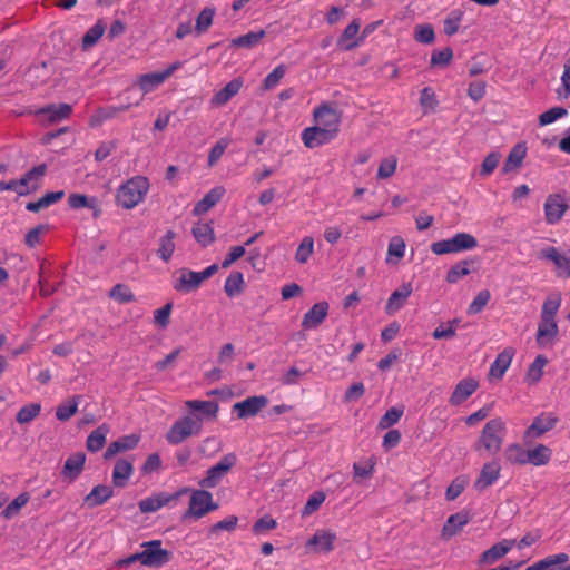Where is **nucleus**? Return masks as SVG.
<instances>
[{
  "label": "nucleus",
  "mask_w": 570,
  "mask_h": 570,
  "mask_svg": "<svg viewBox=\"0 0 570 570\" xmlns=\"http://www.w3.org/2000/svg\"><path fill=\"white\" fill-rule=\"evenodd\" d=\"M148 190V179L144 176H135L118 188L116 203L125 209H131L144 200Z\"/></svg>",
  "instance_id": "f257e3e1"
},
{
  "label": "nucleus",
  "mask_w": 570,
  "mask_h": 570,
  "mask_svg": "<svg viewBox=\"0 0 570 570\" xmlns=\"http://www.w3.org/2000/svg\"><path fill=\"white\" fill-rule=\"evenodd\" d=\"M505 432V423L501 417L488 421L474 444V450L484 449L490 454H497L502 448Z\"/></svg>",
  "instance_id": "f03ea898"
},
{
  "label": "nucleus",
  "mask_w": 570,
  "mask_h": 570,
  "mask_svg": "<svg viewBox=\"0 0 570 570\" xmlns=\"http://www.w3.org/2000/svg\"><path fill=\"white\" fill-rule=\"evenodd\" d=\"M200 432V415L189 413L174 422V424L166 433V440L169 444L177 445L183 443L190 436L198 435Z\"/></svg>",
  "instance_id": "7ed1b4c3"
},
{
  "label": "nucleus",
  "mask_w": 570,
  "mask_h": 570,
  "mask_svg": "<svg viewBox=\"0 0 570 570\" xmlns=\"http://www.w3.org/2000/svg\"><path fill=\"white\" fill-rule=\"evenodd\" d=\"M478 246L476 238L469 233H456L453 237L431 244L432 253L436 255L456 254L472 250Z\"/></svg>",
  "instance_id": "20e7f679"
},
{
  "label": "nucleus",
  "mask_w": 570,
  "mask_h": 570,
  "mask_svg": "<svg viewBox=\"0 0 570 570\" xmlns=\"http://www.w3.org/2000/svg\"><path fill=\"white\" fill-rule=\"evenodd\" d=\"M217 508L218 504L214 503L213 495L210 492H208L204 488L202 490H195L191 493L189 508L184 513L183 520H186L188 518L200 519L205 514L216 510Z\"/></svg>",
  "instance_id": "39448f33"
},
{
  "label": "nucleus",
  "mask_w": 570,
  "mask_h": 570,
  "mask_svg": "<svg viewBox=\"0 0 570 570\" xmlns=\"http://www.w3.org/2000/svg\"><path fill=\"white\" fill-rule=\"evenodd\" d=\"M237 456L235 453H227L218 463L209 468L206 476L199 481V485L204 489H212L218 485L224 475L236 464Z\"/></svg>",
  "instance_id": "423d86ee"
},
{
  "label": "nucleus",
  "mask_w": 570,
  "mask_h": 570,
  "mask_svg": "<svg viewBox=\"0 0 570 570\" xmlns=\"http://www.w3.org/2000/svg\"><path fill=\"white\" fill-rule=\"evenodd\" d=\"M144 548L142 564L151 568H160L171 560L173 553L161 548L160 540H151L141 544Z\"/></svg>",
  "instance_id": "0eeeda50"
},
{
  "label": "nucleus",
  "mask_w": 570,
  "mask_h": 570,
  "mask_svg": "<svg viewBox=\"0 0 570 570\" xmlns=\"http://www.w3.org/2000/svg\"><path fill=\"white\" fill-rule=\"evenodd\" d=\"M187 492V489H181L174 493L158 492L150 497H147L138 502V507L141 513H154L163 507L169 504L173 501H177L179 497Z\"/></svg>",
  "instance_id": "6e6552de"
},
{
  "label": "nucleus",
  "mask_w": 570,
  "mask_h": 570,
  "mask_svg": "<svg viewBox=\"0 0 570 570\" xmlns=\"http://www.w3.org/2000/svg\"><path fill=\"white\" fill-rule=\"evenodd\" d=\"M569 209V203L560 194L549 195L544 202V218L550 225H554L561 220L564 213Z\"/></svg>",
  "instance_id": "1a4fd4ad"
},
{
  "label": "nucleus",
  "mask_w": 570,
  "mask_h": 570,
  "mask_svg": "<svg viewBox=\"0 0 570 570\" xmlns=\"http://www.w3.org/2000/svg\"><path fill=\"white\" fill-rule=\"evenodd\" d=\"M335 130L322 126L305 128L302 132V140L307 148H316L328 144L336 137Z\"/></svg>",
  "instance_id": "9d476101"
},
{
  "label": "nucleus",
  "mask_w": 570,
  "mask_h": 570,
  "mask_svg": "<svg viewBox=\"0 0 570 570\" xmlns=\"http://www.w3.org/2000/svg\"><path fill=\"white\" fill-rule=\"evenodd\" d=\"M267 404L268 399L266 396L254 395L235 403L233 412L237 414L238 419L245 420L257 415Z\"/></svg>",
  "instance_id": "9b49d317"
},
{
  "label": "nucleus",
  "mask_w": 570,
  "mask_h": 570,
  "mask_svg": "<svg viewBox=\"0 0 570 570\" xmlns=\"http://www.w3.org/2000/svg\"><path fill=\"white\" fill-rule=\"evenodd\" d=\"M559 334L558 323L553 318L540 317L535 341L539 347H552Z\"/></svg>",
  "instance_id": "f8f14e48"
},
{
  "label": "nucleus",
  "mask_w": 570,
  "mask_h": 570,
  "mask_svg": "<svg viewBox=\"0 0 570 570\" xmlns=\"http://www.w3.org/2000/svg\"><path fill=\"white\" fill-rule=\"evenodd\" d=\"M173 288L178 293H190L202 285L197 272L187 267L179 268L173 278Z\"/></svg>",
  "instance_id": "ddd939ff"
},
{
  "label": "nucleus",
  "mask_w": 570,
  "mask_h": 570,
  "mask_svg": "<svg viewBox=\"0 0 570 570\" xmlns=\"http://www.w3.org/2000/svg\"><path fill=\"white\" fill-rule=\"evenodd\" d=\"M501 466L497 460L483 464L478 479L474 481V489L483 492L493 485L500 476Z\"/></svg>",
  "instance_id": "4468645a"
},
{
  "label": "nucleus",
  "mask_w": 570,
  "mask_h": 570,
  "mask_svg": "<svg viewBox=\"0 0 570 570\" xmlns=\"http://www.w3.org/2000/svg\"><path fill=\"white\" fill-rule=\"evenodd\" d=\"M538 258L552 262L559 277H570V256L561 255L556 247H547L540 250Z\"/></svg>",
  "instance_id": "2eb2a0df"
},
{
  "label": "nucleus",
  "mask_w": 570,
  "mask_h": 570,
  "mask_svg": "<svg viewBox=\"0 0 570 570\" xmlns=\"http://www.w3.org/2000/svg\"><path fill=\"white\" fill-rule=\"evenodd\" d=\"M558 422V417L551 413H542L534 417L531 425L525 430L524 439L540 438L544 433L551 431Z\"/></svg>",
  "instance_id": "dca6fc26"
},
{
  "label": "nucleus",
  "mask_w": 570,
  "mask_h": 570,
  "mask_svg": "<svg viewBox=\"0 0 570 570\" xmlns=\"http://www.w3.org/2000/svg\"><path fill=\"white\" fill-rule=\"evenodd\" d=\"M313 115L317 126L333 129L335 134L338 132L341 115L336 109L327 104H323L314 110Z\"/></svg>",
  "instance_id": "f3484780"
},
{
  "label": "nucleus",
  "mask_w": 570,
  "mask_h": 570,
  "mask_svg": "<svg viewBox=\"0 0 570 570\" xmlns=\"http://www.w3.org/2000/svg\"><path fill=\"white\" fill-rule=\"evenodd\" d=\"M479 387V382L473 377H466L461 380L454 387L453 393L450 396L451 405H460L468 400Z\"/></svg>",
  "instance_id": "a211bd4d"
},
{
  "label": "nucleus",
  "mask_w": 570,
  "mask_h": 570,
  "mask_svg": "<svg viewBox=\"0 0 570 570\" xmlns=\"http://www.w3.org/2000/svg\"><path fill=\"white\" fill-rule=\"evenodd\" d=\"M185 405L190 411L189 413H195L200 415L202 423L205 420H216L218 414V403L216 401H200V400H189L185 402Z\"/></svg>",
  "instance_id": "6ab92c4d"
},
{
  "label": "nucleus",
  "mask_w": 570,
  "mask_h": 570,
  "mask_svg": "<svg viewBox=\"0 0 570 570\" xmlns=\"http://www.w3.org/2000/svg\"><path fill=\"white\" fill-rule=\"evenodd\" d=\"M134 460L128 458L118 459L112 471V484L116 488H125L134 473Z\"/></svg>",
  "instance_id": "aec40b11"
},
{
  "label": "nucleus",
  "mask_w": 570,
  "mask_h": 570,
  "mask_svg": "<svg viewBox=\"0 0 570 570\" xmlns=\"http://www.w3.org/2000/svg\"><path fill=\"white\" fill-rule=\"evenodd\" d=\"M412 284L405 283L397 289H395L389 297L385 312L389 315H393L399 312L406 303L407 298L412 294Z\"/></svg>",
  "instance_id": "412c9836"
},
{
  "label": "nucleus",
  "mask_w": 570,
  "mask_h": 570,
  "mask_svg": "<svg viewBox=\"0 0 570 570\" xmlns=\"http://www.w3.org/2000/svg\"><path fill=\"white\" fill-rule=\"evenodd\" d=\"M140 441V436L137 434H129L119 438L118 440L111 442L104 453L105 460H110L118 453L126 452L135 449Z\"/></svg>",
  "instance_id": "4be33fe9"
},
{
  "label": "nucleus",
  "mask_w": 570,
  "mask_h": 570,
  "mask_svg": "<svg viewBox=\"0 0 570 570\" xmlns=\"http://www.w3.org/2000/svg\"><path fill=\"white\" fill-rule=\"evenodd\" d=\"M328 304L320 302L314 304L303 316L302 326L306 330L317 327L327 316Z\"/></svg>",
  "instance_id": "5701e85b"
},
{
  "label": "nucleus",
  "mask_w": 570,
  "mask_h": 570,
  "mask_svg": "<svg viewBox=\"0 0 570 570\" xmlns=\"http://www.w3.org/2000/svg\"><path fill=\"white\" fill-rule=\"evenodd\" d=\"M242 87V78H234L212 97L210 105L214 107L226 105L234 96L238 94Z\"/></svg>",
  "instance_id": "b1692460"
},
{
  "label": "nucleus",
  "mask_w": 570,
  "mask_h": 570,
  "mask_svg": "<svg viewBox=\"0 0 570 570\" xmlns=\"http://www.w3.org/2000/svg\"><path fill=\"white\" fill-rule=\"evenodd\" d=\"M469 521V512L464 510L451 514L442 528V537L449 539L456 535Z\"/></svg>",
  "instance_id": "393cba45"
},
{
  "label": "nucleus",
  "mask_w": 570,
  "mask_h": 570,
  "mask_svg": "<svg viewBox=\"0 0 570 570\" xmlns=\"http://www.w3.org/2000/svg\"><path fill=\"white\" fill-rule=\"evenodd\" d=\"M47 166L45 164L35 166L29 171H27L20 179L19 186L21 187L20 196H27L32 191L37 190L38 184L32 183L38 178L42 177L46 174Z\"/></svg>",
  "instance_id": "a878e982"
},
{
  "label": "nucleus",
  "mask_w": 570,
  "mask_h": 570,
  "mask_svg": "<svg viewBox=\"0 0 570 570\" xmlns=\"http://www.w3.org/2000/svg\"><path fill=\"white\" fill-rule=\"evenodd\" d=\"M72 112V107L69 104H49L36 111V115H46L50 124L59 122L67 119Z\"/></svg>",
  "instance_id": "bb28decb"
},
{
  "label": "nucleus",
  "mask_w": 570,
  "mask_h": 570,
  "mask_svg": "<svg viewBox=\"0 0 570 570\" xmlns=\"http://www.w3.org/2000/svg\"><path fill=\"white\" fill-rule=\"evenodd\" d=\"M68 205L71 209H80L87 207L92 210V217L98 218L101 214V207L96 197H89L82 194H70L68 197Z\"/></svg>",
  "instance_id": "cd10ccee"
},
{
  "label": "nucleus",
  "mask_w": 570,
  "mask_h": 570,
  "mask_svg": "<svg viewBox=\"0 0 570 570\" xmlns=\"http://www.w3.org/2000/svg\"><path fill=\"white\" fill-rule=\"evenodd\" d=\"M114 497V490L109 485L99 484L92 488V490L85 497L83 503L92 509L105 504L109 499Z\"/></svg>",
  "instance_id": "c85d7f7f"
},
{
  "label": "nucleus",
  "mask_w": 570,
  "mask_h": 570,
  "mask_svg": "<svg viewBox=\"0 0 570 570\" xmlns=\"http://www.w3.org/2000/svg\"><path fill=\"white\" fill-rule=\"evenodd\" d=\"M226 190L223 186L212 188L194 207V215H202L207 213L212 207L220 202Z\"/></svg>",
  "instance_id": "c756f323"
},
{
  "label": "nucleus",
  "mask_w": 570,
  "mask_h": 570,
  "mask_svg": "<svg viewBox=\"0 0 570 570\" xmlns=\"http://www.w3.org/2000/svg\"><path fill=\"white\" fill-rule=\"evenodd\" d=\"M86 454L77 452L70 455L63 464L62 475L69 481H75L83 471Z\"/></svg>",
  "instance_id": "7c9ffc66"
},
{
  "label": "nucleus",
  "mask_w": 570,
  "mask_h": 570,
  "mask_svg": "<svg viewBox=\"0 0 570 570\" xmlns=\"http://www.w3.org/2000/svg\"><path fill=\"white\" fill-rule=\"evenodd\" d=\"M514 354L515 350L513 347H505L501 353H499L490 367V376L498 380L502 379L505 371L509 368Z\"/></svg>",
  "instance_id": "2f4dec72"
},
{
  "label": "nucleus",
  "mask_w": 570,
  "mask_h": 570,
  "mask_svg": "<svg viewBox=\"0 0 570 570\" xmlns=\"http://www.w3.org/2000/svg\"><path fill=\"white\" fill-rule=\"evenodd\" d=\"M336 535L330 531L318 530L307 541L308 547H314L317 552L328 553L334 549Z\"/></svg>",
  "instance_id": "473e14b6"
},
{
  "label": "nucleus",
  "mask_w": 570,
  "mask_h": 570,
  "mask_svg": "<svg viewBox=\"0 0 570 570\" xmlns=\"http://www.w3.org/2000/svg\"><path fill=\"white\" fill-rule=\"evenodd\" d=\"M525 156H527L525 142H518L510 150L508 158L504 161L502 171L504 174H508V173L519 169L521 167Z\"/></svg>",
  "instance_id": "72a5a7b5"
},
{
  "label": "nucleus",
  "mask_w": 570,
  "mask_h": 570,
  "mask_svg": "<svg viewBox=\"0 0 570 570\" xmlns=\"http://www.w3.org/2000/svg\"><path fill=\"white\" fill-rule=\"evenodd\" d=\"M513 541L503 540L485 550L480 558V563L491 564L505 556L512 548Z\"/></svg>",
  "instance_id": "f704fd0d"
},
{
  "label": "nucleus",
  "mask_w": 570,
  "mask_h": 570,
  "mask_svg": "<svg viewBox=\"0 0 570 570\" xmlns=\"http://www.w3.org/2000/svg\"><path fill=\"white\" fill-rule=\"evenodd\" d=\"M191 234L202 247H207L215 242V233L212 223H196L191 228Z\"/></svg>",
  "instance_id": "c9c22d12"
},
{
  "label": "nucleus",
  "mask_w": 570,
  "mask_h": 570,
  "mask_svg": "<svg viewBox=\"0 0 570 570\" xmlns=\"http://www.w3.org/2000/svg\"><path fill=\"white\" fill-rule=\"evenodd\" d=\"M109 425L104 423L94 430L87 438L86 446L89 452H98L106 443Z\"/></svg>",
  "instance_id": "e433bc0d"
},
{
  "label": "nucleus",
  "mask_w": 570,
  "mask_h": 570,
  "mask_svg": "<svg viewBox=\"0 0 570 570\" xmlns=\"http://www.w3.org/2000/svg\"><path fill=\"white\" fill-rule=\"evenodd\" d=\"M65 196L63 190L58 191H49L45 194L41 198H39L37 202H29L26 205V209L32 213H38L41 209H45L59 200H61Z\"/></svg>",
  "instance_id": "4c0bfd02"
},
{
  "label": "nucleus",
  "mask_w": 570,
  "mask_h": 570,
  "mask_svg": "<svg viewBox=\"0 0 570 570\" xmlns=\"http://www.w3.org/2000/svg\"><path fill=\"white\" fill-rule=\"evenodd\" d=\"M175 238H176V233L174 230L169 229L159 239V247L157 249V255L165 263H168L171 259V257H173V254H174L175 248H176V245H175V242H174Z\"/></svg>",
  "instance_id": "58836bf2"
},
{
  "label": "nucleus",
  "mask_w": 570,
  "mask_h": 570,
  "mask_svg": "<svg viewBox=\"0 0 570 570\" xmlns=\"http://www.w3.org/2000/svg\"><path fill=\"white\" fill-rule=\"evenodd\" d=\"M551 455V449L544 444H538L535 448L528 450L527 460L530 464L541 466L550 462Z\"/></svg>",
  "instance_id": "ea45409f"
},
{
  "label": "nucleus",
  "mask_w": 570,
  "mask_h": 570,
  "mask_svg": "<svg viewBox=\"0 0 570 570\" xmlns=\"http://www.w3.org/2000/svg\"><path fill=\"white\" fill-rule=\"evenodd\" d=\"M472 259H463L452 265L446 272L445 281L449 284H455L464 276L471 273L470 265L473 264Z\"/></svg>",
  "instance_id": "a19ab883"
},
{
  "label": "nucleus",
  "mask_w": 570,
  "mask_h": 570,
  "mask_svg": "<svg viewBox=\"0 0 570 570\" xmlns=\"http://www.w3.org/2000/svg\"><path fill=\"white\" fill-rule=\"evenodd\" d=\"M265 37V30L261 29L257 31H249L237 38H234L230 42L232 47L237 48H254Z\"/></svg>",
  "instance_id": "79ce46f5"
},
{
  "label": "nucleus",
  "mask_w": 570,
  "mask_h": 570,
  "mask_svg": "<svg viewBox=\"0 0 570 570\" xmlns=\"http://www.w3.org/2000/svg\"><path fill=\"white\" fill-rule=\"evenodd\" d=\"M244 289V276L240 272H232L224 285V291L228 297H235L239 295Z\"/></svg>",
  "instance_id": "37998d69"
},
{
  "label": "nucleus",
  "mask_w": 570,
  "mask_h": 570,
  "mask_svg": "<svg viewBox=\"0 0 570 570\" xmlns=\"http://www.w3.org/2000/svg\"><path fill=\"white\" fill-rule=\"evenodd\" d=\"M80 399V395H75L69 401L59 404L56 409V417L62 422L70 420L78 411Z\"/></svg>",
  "instance_id": "c03bdc74"
},
{
  "label": "nucleus",
  "mask_w": 570,
  "mask_h": 570,
  "mask_svg": "<svg viewBox=\"0 0 570 570\" xmlns=\"http://www.w3.org/2000/svg\"><path fill=\"white\" fill-rule=\"evenodd\" d=\"M548 358L539 354L534 358V361L529 365L527 374H525V381L529 384H535L538 383L542 377V371L543 367L547 365Z\"/></svg>",
  "instance_id": "a18cd8bd"
},
{
  "label": "nucleus",
  "mask_w": 570,
  "mask_h": 570,
  "mask_svg": "<svg viewBox=\"0 0 570 570\" xmlns=\"http://www.w3.org/2000/svg\"><path fill=\"white\" fill-rule=\"evenodd\" d=\"M105 30V22L101 19L97 20V22L91 28H89V30L82 37V48L88 49L95 46L98 42V40L102 37Z\"/></svg>",
  "instance_id": "49530a36"
},
{
  "label": "nucleus",
  "mask_w": 570,
  "mask_h": 570,
  "mask_svg": "<svg viewBox=\"0 0 570 570\" xmlns=\"http://www.w3.org/2000/svg\"><path fill=\"white\" fill-rule=\"evenodd\" d=\"M109 297L119 304L135 302V295L126 284H116L109 292Z\"/></svg>",
  "instance_id": "de8ad7c7"
},
{
  "label": "nucleus",
  "mask_w": 570,
  "mask_h": 570,
  "mask_svg": "<svg viewBox=\"0 0 570 570\" xmlns=\"http://www.w3.org/2000/svg\"><path fill=\"white\" fill-rule=\"evenodd\" d=\"M528 450H524L520 444H510L504 451L505 460L511 464H527Z\"/></svg>",
  "instance_id": "09e8293b"
},
{
  "label": "nucleus",
  "mask_w": 570,
  "mask_h": 570,
  "mask_svg": "<svg viewBox=\"0 0 570 570\" xmlns=\"http://www.w3.org/2000/svg\"><path fill=\"white\" fill-rule=\"evenodd\" d=\"M30 495L28 492L20 493L17 498H14L2 511V517L4 519H11L17 515L20 510L29 502Z\"/></svg>",
  "instance_id": "8fccbe9b"
},
{
  "label": "nucleus",
  "mask_w": 570,
  "mask_h": 570,
  "mask_svg": "<svg viewBox=\"0 0 570 570\" xmlns=\"http://www.w3.org/2000/svg\"><path fill=\"white\" fill-rule=\"evenodd\" d=\"M40 411L41 405L39 403H29L18 411L16 420L19 424H28L40 414Z\"/></svg>",
  "instance_id": "3c124183"
},
{
  "label": "nucleus",
  "mask_w": 570,
  "mask_h": 570,
  "mask_svg": "<svg viewBox=\"0 0 570 570\" xmlns=\"http://www.w3.org/2000/svg\"><path fill=\"white\" fill-rule=\"evenodd\" d=\"M314 252V239L311 236H306L302 239L295 252V261L299 264H305L308 262L309 257Z\"/></svg>",
  "instance_id": "603ef678"
},
{
  "label": "nucleus",
  "mask_w": 570,
  "mask_h": 570,
  "mask_svg": "<svg viewBox=\"0 0 570 570\" xmlns=\"http://www.w3.org/2000/svg\"><path fill=\"white\" fill-rule=\"evenodd\" d=\"M165 81V78L160 72L145 73L139 78V87L142 92L147 94L153 89L157 88Z\"/></svg>",
  "instance_id": "864d4df0"
},
{
  "label": "nucleus",
  "mask_w": 570,
  "mask_h": 570,
  "mask_svg": "<svg viewBox=\"0 0 570 570\" xmlns=\"http://www.w3.org/2000/svg\"><path fill=\"white\" fill-rule=\"evenodd\" d=\"M491 299V293L489 289L480 291L468 307L469 315H475L483 311Z\"/></svg>",
  "instance_id": "5fc2aeb1"
},
{
  "label": "nucleus",
  "mask_w": 570,
  "mask_h": 570,
  "mask_svg": "<svg viewBox=\"0 0 570 570\" xmlns=\"http://www.w3.org/2000/svg\"><path fill=\"white\" fill-rule=\"evenodd\" d=\"M453 58V50L446 47L442 50H434L431 56V66L438 68H445L450 65Z\"/></svg>",
  "instance_id": "6e6d98bb"
},
{
  "label": "nucleus",
  "mask_w": 570,
  "mask_h": 570,
  "mask_svg": "<svg viewBox=\"0 0 570 570\" xmlns=\"http://www.w3.org/2000/svg\"><path fill=\"white\" fill-rule=\"evenodd\" d=\"M286 73V66L285 65H278L271 71L263 81V88L265 90H271L275 88L279 81L284 78Z\"/></svg>",
  "instance_id": "4d7b16f0"
},
{
  "label": "nucleus",
  "mask_w": 570,
  "mask_h": 570,
  "mask_svg": "<svg viewBox=\"0 0 570 570\" xmlns=\"http://www.w3.org/2000/svg\"><path fill=\"white\" fill-rule=\"evenodd\" d=\"M215 9L204 8L196 18V31L198 33L207 31L213 23Z\"/></svg>",
  "instance_id": "13d9d810"
},
{
  "label": "nucleus",
  "mask_w": 570,
  "mask_h": 570,
  "mask_svg": "<svg viewBox=\"0 0 570 570\" xmlns=\"http://www.w3.org/2000/svg\"><path fill=\"white\" fill-rule=\"evenodd\" d=\"M403 415V410L399 407L389 409L385 414L380 419L379 428L382 430L389 429L396 424Z\"/></svg>",
  "instance_id": "bf43d9fd"
},
{
  "label": "nucleus",
  "mask_w": 570,
  "mask_h": 570,
  "mask_svg": "<svg viewBox=\"0 0 570 570\" xmlns=\"http://www.w3.org/2000/svg\"><path fill=\"white\" fill-rule=\"evenodd\" d=\"M414 39L420 43H432L435 39L433 27L431 24H417L414 31Z\"/></svg>",
  "instance_id": "052dcab7"
},
{
  "label": "nucleus",
  "mask_w": 570,
  "mask_h": 570,
  "mask_svg": "<svg viewBox=\"0 0 570 570\" xmlns=\"http://www.w3.org/2000/svg\"><path fill=\"white\" fill-rule=\"evenodd\" d=\"M324 501H325V494L322 491L314 492L308 498L307 502L305 503V505L302 510V515L303 517L311 515L312 513H314L315 511H317L320 509V507L322 505V503Z\"/></svg>",
  "instance_id": "680f3d73"
},
{
  "label": "nucleus",
  "mask_w": 570,
  "mask_h": 570,
  "mask_svg": "<svg viewBox=\"0 0 570 570\" xmlns=\"http://www.w3.org/2000/svg\"><path fill=\"white\" fill-rule=\"evenodd\" d=\"M567 114H568V111L563 107L550 108L549 110L542 112L539 116V124H540V126L550 125V124L554 122L556 120H558L559 118H562Z\"/></svg>",
  "instance_id": "e2e57ef3"
},
{
  "label": "nucleus",
  "mask_w": 570,
  "mask_h": 570,
  "mask_svg": "<svg viewBox=\"0 0 570 570\" xmlns=\"http://www.w3.org/2000/svg\"><path fill=\"white\" fill-rule=\"evenodd\" d=\"M397 159L395 157H389L381 161L377 169V178L386 179L390 178L396 170Z\"/></svg>",
  "instance_id": "0e129e2a"
},
{
  "label": "nucleus",
  "mask_w": 570,
  "mask_h": 570,
  "mask_svg": "<svg viewBox=\"0 0 570 570\" xmlns=\"http://www.w3.org/2000/svg\"><path fill=\"white\" fill-rule=\"evenodd\" d=\"M228 140L225 138L219 139L209 150L208 154V166L213 167L220 159L226 148L228 147Z\"/></svg>",
  "instance_id": "69168bd1"
},
{
  "label": "nucleus",
  "mask_w": 570,
  "mask_h": 570,
  "mask_svg": "<svg viewBox=\"0 0 570 570\" xmlns=\"http://www.w3.org/2000/svg\"><path fill=\"white\" fill-rule=\"evenodd\" d=\"M501 155L498 151L490 153L482 161L481 171L482 176H489L494 171L500 161Z\"/></svg>",
  "instance_id": "338daca9"
},
{
  "label": "nucleus",
  "mask_w": 570,
  "mask_h": 570,
  "mask_svg": "<svg viewBox=\"0 0 570 570\" xmlns=\"http://www.w3.org/2000/svg\"><path fill=\"white\" fill-rule=\"evenodd\" d=\"M173 303L165 304L161 308L156 309L154 313V322L160 327H166L170 322V313Z\"/></svg>",
  "instance_id": "774afa93"
}]
</instances>
